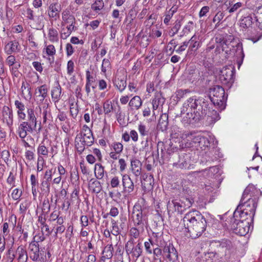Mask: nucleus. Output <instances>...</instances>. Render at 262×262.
<instances>
[{"instance_id": "nucleus-1", "label": "nucleus", "mask_w": 262, "mask_h": 262, "mask_svg": "<svg viewBox=\"0 0 262 262\" xmlns=\"http://www.w3.org/2000/svg\"><path fill=\"white\" fill-rule=\"evenodd\" d=\"M209 102L202 97H192L188 99L181 108L182 122L192 124L204 118L207 115L210 123H214L220 119L217 111H209Z\"/></svg>"}, {"instance_id": "nucleus-2", "label": "nucleus", "mask_w": 262, "mask_h": 262, "mask_svg": "<svg viewBox=\"0 0 262 262\" xmlns=\"http://www.w3.org/2000/svg\"><path fill=\"white\" fill-rule=\"evenodd\" d=\"M183 223L192 238L200 236L206 230L207 222L199 211L193 210L187 213L183 217Z\"/></svg>"}, {"instance_id": "nucleus-3", "label": "nucleus", "mask_w": 262, "mask_h": 262, "mask_svg": "<svg viewBox=\"0 0 262 262\" xmlns=\"http://www.w3.org/2000/svg\"><path fill=\"white\" fill-rule=\"evenodd\" d=\"M259 193V190L256 189L253 186L249 185L245 189L238 205H242V209L247 211L251 216L254 215Z\"/></svg>"}, {"instance_id": "nucleus-4", "label": "nucleus", "mask_w": 262, "mask_h": 262, "mask_svg": "<svg viewBox=\"0 0 262 262\" xmlns=\"http://www.w3.org/2000/svg\"><path fill=\"white\" fill-rule=\"evenodd\" d=\"M210 100L215 106L222 111L226 107L227 97L225 96L224 89L221 86L216 85L210 89Z\"/></svg>"}, {"instance_id": "nucleus-5", "label": "nucleus", "mask_w": 262, "mask_h": 262, "mask_svg": "<svg viewBox=\"0 0 262 262\" xmlns=\"http://www.w3.org/2000/svg\"><path fill=\"white\" fill-rule=\"evenodd\" d=\"M251 219L246 218L241 220H233L231 221V229L236 234L240 236L246 235L250 230Z\"/></svg>"}, {"instance_id": "nucleus-6", "label": "nucleus", "mask_w": 262, "mask_h": 262, "mask_svg": "<svg viewBox=\"0 0 262 262\" xmlns=\"http://www.w3.org/2000/svg\"><path fill=\"white\" fill-rule=\"evenodd\" d=\"M94 142L92 133L79 134L75 139V146L77 151L81 153L85 149V146H90Z\"/></svg>"}, {"instance_id": "nucleus-7", "label": "nucleus", "mask_w": 262, "mask_h": 262, "mask_svg": "<svg viewBox=\"0 0 262 262\" xmlns=\"http://www.w3.org/2000/svg\"><path fill=\"white\" fill-rule=\"evenodd\" d=\"M234 67L231 66L224 67L221 70L220 80L223 84L231 86L234 82Z\"/></svg>"}, {"instance_id": "nucleus-8", "label": "nucleus", "mask_w": 262, "mask_h": 262, "mask_svg": "<svg viewBox=\"0 0 262 262\" xmlns=\"http://www.w3.org/2000/svg\"><path fill=\"white\" fill-rule=\"evenodd\" d=\"M144 228L139 226L132 227L129 230L130 239L126 246H140L142 244L143 239L141 237V234L144 231Z\"/></svg>"}, {"instance_id": "nucleus-9", "label": "nucleus", "mask_w": 262, "mask_h": 262, "mask_svg": "<svg viewBox=\"0 0 262 262\" xmlns=\"http://www.w3.org/2000/svg\"><path fill=\"white\" fill-rule=\"evenodd\" d=\"M202 136L195 133H184L182 134V138L184 142L189 145L198 146Z\"/></svg>"}, {"instance_id": "nucleus-10", "label": "nucleus", "mask_w": 262, "mask_h": 262, "mask_svg": "<svg viewBox=\"0 0 262 262\" xmlns=\"http://www.w3.org/2000/svg\"><path fill=\"white\" fill-rule=\"evenodd\" d=\"M132 218L135 226L146 227L147 225V222L144 216L143 215L142 211L141 209H133L132 213Z\"/></svg>"}, {"instance_id": "nucleus-11", "label": "nucleus", "mask_w": 262, "mask_h": 262, "mask_svg": "<svg viewBox=\"0 0 262 262\" xmlns=\"http://www.w3.org/2000/svg\"><path fill=\"white\" fill-rule=\"evenodd\" d=\"M30 257L35 261H46L47 260V250L45 247H34L31 249Z\"/></svg>"}, {"instance_id": "nucleus-12", "label": "nucleus", "mask_w": 262, "mask_h": 262, "mask_svg": "<svg viewBox=\"0 0 262 262\" xmlns=\"http://www.w3.org/2000/svg\"><path fill=\"white\" fill-rule=\"evenodd\" d=\"M36 128V126L32 125L30 123L23 121L18 125L17 133L20 138L24 139L28 133H32Z\"/></svg>"}, {"instance_id": "nucleus-13", "label": "nucleus", "mask_w": 262, "mask_h": 262, "mask_svg": "<svg viewBox=\"0 0 262 262\" xmlns=\"http://www.w3.org/2000/svg\"><path fill=\"white\" fill-rule=\"evenodd\" d=\"M122 185L123 191L125 192L131 193L134 191L135 185L129 176L127 174H122Z\"/></svg>"}, {"instance_id": "nucleus-14", "label": "nucleus", "mask_w": 262, "mask_h": 262, "mask_svg": "<svg viewBox=\"0 0 262 262\" xmlns=\"http://www.w3.org/2000/svg\"><path fill=\"white\" fill-rule=\"evenodd\" d=\"M2 120L8 127H11L13 124V111L8 106H4L2 111Z\"/></svg>"}, {"instance_id": "nucleus-15", "label": "nucleus", "mask_w": 262, "mask_h": 262, "mask_svg": "<svg viewBox=\"0 0 262 262\" xmlns=\"http://www.w3.org/2000/svg\"><path fill=\"white\" fill-rule=\"evenodd\" d=\"M60 11V9L58 8L57 3H52L49 5L48 10V15L51 23L59 18Z\"/></svg>"}, {"instance_id": "nucleus-16", "label": "nucleus", "mask_w": 262, "mask_h": 262, "mask_svg": "<svg viewBox=\"0 0 262 262\" xmlns=\"http://www.w3.org/2000/svg\"><path fill=\"white\" fill-rule=\"evenodd\" d=\"M246 218H250L251 222H252L253 216H250V213L247 211L242 209V205H238L236 209L233 213V220H241Z\"/></svg>"}, {"instance_id": "nucleus-17", "label": "nucleus", "mask_w": 262, "mask_h": 262, "mask_svg": "<svg viewBox=\"0 0 262 262\" xmlns=\"http://www.w3.org/2000/svg\"><path fill=\"white\" fill-rule=\"evenodd\" d=\"M115 86L120 92H122L126 87V77L117 75L113 81Z\"/></svg>"}, {"instance_id": "nucleus-18", "label": "nucleus", "mask_w": 262, "mask_h": 262, "mask_svg": "<svg viewBox=\"0 0 262 262\" xmlns=\"http://www.w3.org/2000/svg\"><path fill=\"white\" fill-rule=\"evenodd\" d=\"M184 206L176 201L172 200L171 202L168 201L167 204V211L168 213H172L175 211H178L179 213H181L183 211Z\"/></svg>"}, {"instance_id": "nucleus-19", "label": "nucleus", "mask_w": 262, "mask_h": 262, "mask_svg": "<svg viewBox=\"0 0 262 262\" xmlns=\"http://www.w3.org/2000/svg\"><path fill=\"white\" fill-rule=\"evenodd\" d=\"M39 108L40 111L42 110V111L43 122L46 123L51 121L52 117L50 104L48 102H46V101L42 104V109L41 108Z\"/></svg>"}, {"instance_id": "nucleus-20", "label": "nucleus", "mask_w": 262, "mask_h": 262, "mask_svg": "<svg viewBox=\"0 0 262 262\" xmlns=\"http://www.w3.org/2000/svg\"><path fill=\"white\" fill-rule=\"evenodd\" d=\"M173 166L180 169H186L190 165L188 157L182 155L179 156V160L177 162L173 164Z\"/></svg>"}, {"instance_id": "nucleus-21", "label": "nucleus", "mask_w": 262, "mask_h": 262, "mask_svg": "<svg viewBox=\"0 0 262 262\" xmlns=\"http://www.w3.org/2000/svg\"><path fill=\"white\" fill-rule=\"evenodd\" d=\"M62 26H64L66 24H75V17L70 14V12L68 10H63L62 12Z\"/></svg>"}, {"instance_id": "nucleus-22", "label": "nucleus", "mask_w": 262, "mask_h": 262, "mask_svg": "<svg viewBox=\"0 0 262 262\" xmlns=\"http://www.w3.org/2000/svg\"><path fill=\"white\" fill-rule=\"evenodd\" d=\"M50 150L48 146V144H46L45 141H42L39 145L37 149V153L38 156V160H39V158H41L42 156L47 158L49 156Z\"/></svg>"}, {"instance_id": "nucleus-23", "label": "nucleus", "mask_w": 262, "mask_h": 262, "mask_svg": "<svg viewBox=\"0 0 262 262\" xmlns=\"http://www.w3.org/2000/svg\"><path fill=\"white\" fill-rule=\"evenodd\" d=\"M19 43L16 40L11 41L6 45L5 48V52L8 55L17 52L19 50Z\"/></svg>"}, {"instance_id": "nucleus-24", "label": "nucleus", "mask_w": 262, "mask_h": 262, "mask_svg": "<svg viewBox=\"0 0 262 262\" xmlns=\"http://www.w3.org/2000/svg\"><path fill=\"white\" fill-rule=\"evenodd\" d=\"M142 163L138 159L131 161V170L135 177L139 176L141 173Z\"/></svg>"}, {"instance_id": "nucleus-25", "label": "nucleus", "mask_w": 262, "mask_h": 262, "mask_svg": "<svg viewBox=\"0 0 262 262\" xmlns=\"http://www.w3.org/2000/svg\"><path fill=\"white\" fill-rule=\"evenodd\" d=\"M151 244L156 246H166L167 244H166L163 239V237L161 235H159L158 233H153L152 236L149 239Z\"/></svg>"}, {"instance_id": "nucleus-26", "label": "nucleus", "mask_w": 262, "mask_h": 262, "mask_svg": "<svg viewBox=\"0 0 262 262\" xmlns=\"http://www.w3.org/2000/svg\"><path fill=\"white\" fill-rule=\"evenodd\" d=\"M163 251L167 253L166 256L170 260L174 261L178 259V253L174 247H164Z\"/></svg>"}, {"instance_id": "nucleus-27", "label": "nucleus", "mask_w": 262, "mask_h": 262, "mask_svg": "<svg viewBox=\"0 0 262 262\" xmlns=\"http://www.w3.org/2000/svg\"><path fill=\"white\" fill-rule=\"evenodd\" d=\"M89 189L94 193H99L102 190L101 183L95 179H91L89 184Z\"/></svg>"}, {"instance_id": "nucleus-28", "label": "nucleus", "mask_w": 262, "mask_h": 262, "mask_svg": "<svg viewBox=\"0 0 262 262\" xmlns=\"http://www.w3.org/2000/svg\"><path fill=\"white\" fill-rule=\"evenodd\" d=\"M49 88L46 84L41 85L36 89V96L40 98V101H42L47 96Z\"/></svg>"}, {"instance_id": "nucleus-29", "label": "nucleus", "mask_w": 262, "mask_h": 262, "mask_svg": "<svg viewBox=\"0 0 262 262\" xmlns=\"http://www.w3.org/2000/svg\"><path fill=\"white\" fill-rule=\"evenodd\" d=\"M168 116L167 114L164 113L161 115L158 124L159 129L162 131L166 130L168 125Z\"/></svg>"}, {"instance_id": "nucleus-30", "label": "nucleus", "mask_w": 262, "mask_h": 262, "mask_svg": "<svg viewBox=\"0 0 262 262\" xmlns=\"http://www.w3.org/2000/svg\"><path fill=\"white\" fill-rule=\"evenodd\" d=\"M142 101L141 98L138 96L133 97L129 102L128 105L131 110H138L142 106Z\"/></svg>"}, {"instance_id": "nucleus-31", "label": "nucleus", "mask_w": 262, "mask_h": 262, "mask_svg": "<svg viewBox=\"0 0 262 262\" xmlns=\"http://www.w3.org/2000/svg\"><path fill=\"white\" fill-rule=\"evenodd\" d=\"M48 36L49 40L53 43L58 42L59 34L57 29L50 27L48 28Z\"/></svg>"}, {"instance_id": "nucleus-32", "label": "nucleus", "mask_w": 262, "mask_h": 262, "mask_svg": "<svg viewBox=\"0 0 262 262\" xmlns=\"http://www.w3.org/2000/svg\"><path fill=\"white\" fill-rule=\"evenodd\" d=\"M27 121L30 123L32 125L36 126L37 125V119L35 116V111L33 108H27Z\"/></svg>"}, {"instance_id": "nucleus-33", "label": "nucleus", "mask_w": 262, "mask_h": 262, "mask_svg": "<svg viewBox=\"0 0 262 262\" xmlns=\"http://www.w3.org/2000/svg\"><path fill=\"white\" fill-rule=\"evenodd\" d=\"M104 168L100 163H96L95 165L94 174L95 177L98 179H102L104 176Z\"/></svg>"}, {"instance_id": "nucleus-34", "label": "nucleus", "mask_w": 262, "mask_h": 262, "mask_svg": "<svg viewBox=\"0 0 262 262\" xmlns=\"http://www.w3.org/2000/svg\"><path fill=\"white\" fill-rule=\"evenodd\" d=\"M127 254H131L133 257H139L141 253L142 249L140 247H125Z\"/></svg>"}, {"instance_id": "nucleus-35", "label": "nucleus", "mask_w": 262, "mask_h": 262, "mask_svg": "<svg viewBox=\"0 0 262 262\" xmlns=\"http://www.w3.org/2000/svg\"><path fill=\"white\" fill-rule=\"evenodd\" d=\"M253 23V17L251 15L243 17L240 20V26L243 28L250 27Z\"/></svg>"}, {"instance_id": "nucleus-36", "label": "nucleus", "mask_w": 262, "mask_h": 262, "mask_svg": "<svg viewBox=\"0 0 262 262\" xmlns=\"http://www.w3.org/2000/svg\"><path fill=\"white\" fill-rule=\"evenodd\" d=\"M61 94V88L60 86H55L51 92V96L53 99L58 101L60 98Z\"/></svg>"}, {"instance_id": "nucleus-37", "label": "nucleus", "mask_w": 262, "mask_h": 262, "mask_svg": "<svg viewBox=\"0 0 262 262\" xmlns=\"http://www.w3.org/2000/svg\"><path fill=\"white\" fill-rule=\"evenodd\" d=\"M190 43L189 48L191 50H196L200 46V43L198 41L197 37L194 35L188 41Z\"/></svg>"}, {"instance_id": "nucleus-38", "label": "nucleus", "mask_w": 262, "mask_h": 262, "mask_svg": "<svg viewBox=\"0 0 262 262\" xmlns=\"http://www.w3.org/2000/svg\"><path fill=\"white\" fill-rule=\"evenodd\" d=\"M31 184L32 186V192L34 196L37 193V186L38 184V180L34 174H31L30 177Z\"/></svg>"}, {"instance_id": "nucleus-39", "label": "nucleus", "mask_w": 262, "mask_h": 262, "mask_svg": "<svg viewBox=\"0 0 262 262\" xmlns=\"http://www.w3.org/2000/svg\"><path fill=\"white\" fill-rule=\"evenodd\" d=\"M111 227L110 230L114 235H117L120 233V228L118 226L117 222L113 219H111Z\"/></svg>"}, {"instance_id": "nucleus-40", "label": "nucleus", "mask_w": 262, "mask_h": 262, "mask_svg": "<svg viewBox=\"0 0 262 262\" xmlns=\"http://www.w3.org/2000/svg\"><path fill=\"white\" fill-rule=\"evenodd\" d=\"M49 56H54L56 53V49L53 45L46 46L43 50V53Z\"/></svg>"}, {"instance_id": "nucleus-41", "label": "nucleus", "mask_w": 262, "mask_h": 262, "mask_svg": "<svg viewBox=\"0 0 262 262\" xmlns=\"http://www.w3.org/2000/svg\"><path fill=\"white\" fill-rule=\"evenodd\" d=\"M210 145V141L209 137L202 136L198 147L203 149H205L206 147H208Z\"/></svg>"}, {"instance_id": "nucleus-42", "label": "nucleus", "mask_w": 262, "mask_h": 262, "mask_svg": "<svg viewBox=\"0 0 262 262\" xmlns=\"http://www.w3.org/2000/svg\"><path fill=\"white\" fill-rule=\"evenodd\" d=\"M190 92V91L188 89H180L177 90L175 93L177 100L179 101L181 99L185 98L187 94H189Z\"/></svg>"}, {"instance_id": "nucleus-43", "label": "nucleus", "mask_w": 262, "mask_h": 262, "mask_svg": "<svg viewBox=\"0 0 262 262\" xmlns=\"http://www.w3.org/2000/svg\"><path fill=\"white\" fill-rule=\"evenodd\" d=\"M181 27L180 20H176L174 24L173 27L169 30L168 34L170 36H173L180 30Z\"/></svg>"}, {"instance_id": "nucleus-44", "label": "nucleus", "mask_w": 262, "mask_h": 262, "mask_svg": "<svg viewBox=\"0 0 262 262\" xmlns=\"http://www.w3.org/2000/svg\"><path fill=\"white\" fill-rule=\"evenodd\" d=\"M111 69V65L110 60L108 59L104 58L102 61L101 70L103 75H106V73L107 70Z\"/></svg>"}, {"instance_id": "nucleus-45", "label": "nucleus", "mask_w": 262, "mask_h": 262, "mask_svg": "<svg viewBox=\"0 0 262 262\" xmlns=\"http://www.w3.org/2000/svg\"><path fill=\"white\" fill-rule=\"evenodd\" d=\"M30 205V203L27 200L23 202L19 205V213L23 216L26 214L27 210L29 208Z\"/></svg>"}, {"instance_id": "nucleus-46", "label": "nucleus", "mask_w": 262, "mask_h": 262, "mask_svg": "<svg viewBox=\"0 0 262 262\" xmlns=\"http://www.w3.org/2000/svg\"><path fill=\"white\" fill-rule=\"evenodd\" d=\"M120 180L118 176H115L111 178L110 184L112 188H116L120 186Z\"/></svg>"}, {"instance_id": "nucleus-47", "label": "nucleus", "mask_w": 262, "mask_h": 262, "mask_svg": "<svg viewBox=\"0 0 262 262\" xmlns=\"http://www.w3.org/2000/svg\"><path fill=\"white\" fill-rule=\"evenodd\" d=\"M113 110V106L110 100H106L103 103V112L105 115H108Z\"/></svg>"}, {"instance_id": "nucleus-48", "label": "nucleus", "mask_w": 262, "mask_h": 262, "mask_svg": "<svg viewBox=\"0 0 262 262\" xmlns=\"http://www.w3.org/2000/svg\"><path fill=\"white\" fill-rule=\"evenodd\" d=\"M152 101L154 103H156L158 106H162L165 102V98L161 94H157L155 95Z\"/></svg>"}, {"instance_id": "nucleus-49", "label": "nucleus", "mask_w": 262, "mask_h": 262, "mask_svg": "<svg viewBox=\"0 0 262 262\" xmlns=\"http://www.w3.org/2000/svg\"><path fill=\"white\" fill-rule=\"evenodd\" d=\"M114 251L113 247H104L102 251V255L104 257L110 259L113 256V252Z\"/></svg>"}, {"instance_id": "nucleus-50", "label": "nucleus", "mask_w": 262, "mask_h": 262, "mask_svg": "<svg viewBox=\"0 0 262 262\" xmlns=\"http://www.w3.org/2000/svg\"><path fill=\"white\" fill-rule=\"evenodd\" d=\"M104 7V3L102 0H96L92 5V9L95 11L102 10Z\"/></svg>"}, {"instance_id": "nucleus-51", "label": "nucleus", "mask_w": 262, "mask_h": 262, "mask_svg": "<svg viewBox=\"0 0 262 262\" xmlns=\"http://www.w3.org/2000/svg\"><path fill=\"white\" fill-rule=\"evenodd\" d=\"M16 253H18L19 254L18 259L19 260H22L24 262L27 259V255L26 251L22 248V247H18Z\"/></svg>"}, {"instance_id": "nucleus-52", "label": "nucleus", "mask_w": 262, "mask_h": 262, "mask_svg": "<svg viewBox=\"0 0 262 262\" xmlns=\"http://www.w3.org/2000/svg\"><path fill=\"white\" fill-rule=\"evenodd\" d=\"M138 131L140 135L142 137L147 136L149 133V129L145 125L140 123L138 125Z\"/></svg>"}, {"instance_id": "nucleus-53", "label": "nucleus", "mask_w": 262, "mask_h": 262, "mask_svg": "<svg viewBox=\"0 0 262 262\" xmlns=\"http://www.w3.org/2000/svg\"><path fill=\"white\" fill-rule=\"evenodd\" d=\"M215 41L219 45L216 47V49L222 48V50L224 51V45H226L225 41L224 40L223 37L221 35H217L215 38Z\"/></svg>"}, {"instance_id": "nucleus-54", "label": "nucleus", "mask_w": 262, "mask_h": 262, "mask_svg": "<svg viewBox=\"0 0 262 262\" xmlns=\"http://www.w3.org/2000/svg\"><path fill=\"white\" fill-rule=\"evenodd\" d=\"M111 147L113 149L114 151L119 154H121L123 149V146L122 143L118 142L113 143L111 144Z\"/></svg>"}, {"instance_id": "nucleus-55", "label": "nucleus", "mask_w": 262, "mask_h": 262, "mask_svg": "<svg viewBox=\"0 0 262 262\" xmlns=\"http://www.w3.org/2000/svg\"><path fill=\"white\" fill-rule=\"evenodd\" d=\"M210 245H216V246H229L231 244L230 241L224 239L222 241H210Z\"/></svg>"}, {"instance_id": "nucleus-56", "label": "nucleus", "mask_w": 262, "mask_h": 262, "mask_svg": "<svg viewBox=\"0 0 262 262\" xmlns=\"http://www.w3.org/2000/svg\"><path fill=\"white\" fill-rule=\"evenodd\" d=\"M40 189L42 192L49 193L50 189V182L43 180L40 184Z\"/></svg>"}, {"instance_id": "nucleus-57", "label": "nucleus", "mask_w": 262, "mask_h": 262, "mask_svg": "<svg viewBox=\"0 0 262 262\" xmlns=\"http://www.w3.org/2000/svg\"><path fill=\"white\" fill-rule=\"evenodd\" d=\"M50 210V204L48 199H44L42 205V211L43 213L47 214Z\"/></svg>"}, {"instance_id": "nucleus-58", "label": "nucleus", "mask_w": 262, "mask_h": 262, "mask_svg": "<svg viewBox=\"0 0 262 262\" xmlns=\"http://www.w3.org/2000/svg\"><path fill=\"white\" fill-rule=\"evenodd\" d=\"M21 90L23 95L30 94L31 93L30 84L27 82L23 81L22 82Z\"/></svg>"}, {"instance_id": "nucleus-59", "label": "nucleus", "mask_w": 262, "mask_h": 262, "mask_svg": "<svg viewBox=\"0 0 262 262\" xmlns=\"http://www.w3.org/2000/svg\"><path fill=\"white\" fill-rule=\"evenodd\" d=\"M262 36L261 33H256L254 31L251 35H249V39L252 40L253 42H256L259 40Z\"/></svg>"}, {"instance_id": "nucleus-60", "label": "nucleus", "mask_w": 262, "mask_h": 262, "mask_svg": "<svg viewBox=\"0 0 262 262\" xmlns=\"http://www.w3.org/2000/svg\"><path fill=\"white\" fill-rule=\"evenodd\" d=\"M22 194V191L17 188L14 189L11 193V196L14 200L19 199Z\"/></svg>"}, {"instance_id": "nucleus-61", "label": "nucleus", "mask_w": 262, "mask_h": 262, "mask_svg": "<svg viewBox=\"0 0 262 262\" xmlns=\"http://www.w3.org/2000/svg\"><path fill=\"white\" fill-rule=\"evenodd\" d=\"M177 45L178 44L176 40L172 39L168 43L167 48L170 52L171 54H172L174 52Z\"/></svg>"}, {"instance_id": "nucleus-62", "label": "nucleus", "mask_w": 262, "mask_h": 262, "mask_svg": "<svg viewBox=\"0 0 262 262\" xmlns=\"http://www.w3.org/2000/svg\"><path fill=\"white\" fill-rule=\"evenodd\" d=\"M25 16L29 19L34 20V11L31 9L28 8L25 11Z\"/></svg>"}, {"instance_id": "nucleus-63", "label": "nucleus", "mask_w": 262, "mask_h": 262, "mask_svg": "<svg viewBox=\"0 0 262 262\" xmlns=\"http://www.w3.org/2000/svg\"><path fill=\"white\" fill-rule=\"evenodd\" d=\"M80 225L82 228H86L89 225L88 217L86 215H81L80 217Z\"/></svg>"}, {"instance_id": "nucleus-64", "label": "nucleus", "mask_w": 262, "mask_h": 262, "mask_svg": "<svg viewBox=\"0 0 262 262\" xmlns=\"http://www.w3.org/2000/svg\"><path fill=\"white\" fill-rule=\"evenodd\" d=\"M74 63L72 60L68 61L67 63V73L69 75H71L74 71Z\"/></svg>"}]
</instances>
